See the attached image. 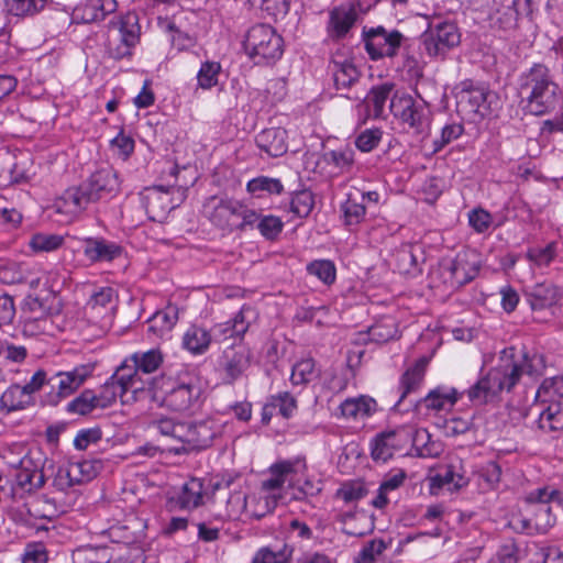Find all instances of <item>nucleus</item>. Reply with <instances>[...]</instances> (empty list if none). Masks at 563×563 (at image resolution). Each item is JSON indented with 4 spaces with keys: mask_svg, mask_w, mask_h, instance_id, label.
<instances>
[{
    "mask_svg": "<svg viewBox=\"0 0 563 563\" xmlns=\"http://www.w3.org/2000/svg\"><path fill=\"white\" fill-rule=\"evenodd\" d=\"M134 393L153 407L184 413L198 405L202 389L198 375L187 367H181L152 377Z\"/></svg>",
    "mask_w": 563,
    "mask_h": 563,
    "instance_id": "nucleus-1",
    "label": "nucleus"
},
{
    "mask_svg": "<svg viewBox=\"0 0 563 563\" xmlns=\"http://www.w3.org/2000/svg\"><path fill=\"white\" fill-rule=\"evenodd\" d=\"M544 368L543 355L529 353L526 349L508 346L500 351L497 364L488 373L501 393L512 390L523 375L530 377L542 375Z\"/></svg>",
    "mask_w": 563,
    "mask_h": 563,
    "instance_id": "nucleus-2",
    "label": "nucleus"
},
{
    "mask_svg": "<svg viewBox=\"0 0 563 563\" xmlns=\"http://www.w3.org/2000/svg\"><path fill=\"white\" fill-rule=\"evenodd\" d=\"M519 82L520 91L526 93L529 112L533 115L552 112L563 98L550 68L544 64L534 63L520 75Z\"/></svg>",
    "mask_w": 563,
    "mask_h": 563,
    "instance_id": "nucleus-3",
    "label": "nucleus"
},
{
    "mask_svg": "<svg viewBox=\"0 0 563 563\" xmlns=\"http://www.w3.org/2000/svg\"><path fill=\"white\" fill-rule=\"evenodd\" d=\"M251 207L243 200L225 195L207 198L202 205V216L222 235L245 233Z\"/></svg>",
    "mask_w": 563,
    "mask_h": 563,
    "instance_id": "nucleus-4",
    "label": "nucleus"
},
{
    "mask_svg": "<svg viewBox=\"0 0 563 563\" xmlns=\"http://www.w3.org/2000/svg\"><path fill=\"white\" fill-rule=\"evenodd\" d=\"M56 297L27 295L21 305V327L25 336L53 335L55 325L53 316L58 313Z\"/></svg>",
    "mask_w": 563,
    "mask_h": 563,
    "instance_id": "nucleus-5",
    "label": "nucleus"
},
{
    "mask_svg": "<svg viewBox=\"0 0 563 563\" xmlns=\"http://www.w3.org/2000/svg\"><path fill=\"white\" fill-rule=\"evenodd\" d=\"M117 291L110 286L96 288L85 305V332L89 339H99L112 328Z\"/></svg>",
    "mask_w": 563,
    "mask_h": 563,
    "instance_id": "nucleus-6",
    "label": "nucleus"
},
{
    "mask_svg": "<svg viewBox=\"0 0 563 563\" xmlns=\"http://www.w3.org/2000/svg\"><path fill=\"white\" fill-rule=\"evenodd\" d=\"M472 251L463 250L452 258H442L438 267L431 273L435 280L443 285L445 290H456L472 282L478 274L479 265Z\"/></svg>",
    "mask_w": 563,
    "mask_h": 563,
    "instance_id": "nucleus-7",
    "label": "nucleus"
},
{
    "mask_svg": "<svg viewBox=\"0 0 563 563\" xmlns=\"http://www.w3.org/2000/svg\"><path fill=\"white\" fill-rule=\"evenodd\" d=\"M389 109L394 118L407 132L424 135L430 131V112L410 95H394L390 100Z\"/></svg>",
    "mask_w": 563,
    "mask_h": 563,
    "instance_id": "nucleus-8",
    "label": "nucleus"
},
{
    "mask_svg": "<svg viewBox=\"0 0 563 563\" xmlns=\"http://www.w3.org/2000/svg\"><path fill=\"white\" fill-rule=\"evenodd\" d=\"M91 373L92 368L89 365H79L70 371L55 373L48 377V391L44 395V404L48 406L59 405L64 399L75 394Z\"/></svg>",
    "mask_w": 563,
    "mask_h": 563,
    "instance_id": "nucleus-9",
    "label": "nucleus"
},
{
    "mask_svg": "<svg viewBox=\"0 0 563 563\" xmlns=\"http://www.w3.org/2000/svg\"><path fill=\"white\" fill-rule=\"evenodd\" d=\"M184 429L181 444L172 445L167 449L168 453L180 455L205 450L212 444L213 439L220 432L219 426L212 419L185 422Z\"/></svg>",
    "mask_w": 563,
    "mask_h": 563,
    "instance_id": "nucleus-10",
    "label": "nucleus"
},
{
    "mask_svg": "<svg viewBox=\"0 0 563 563\" xmlns=\"http://www.w3.org/2000/svg\"><path fill=\"white\" fill-rule=\"evenodd\" d=\"M456 107L460 113L466 117L478 115L481 118L490 113L487 87L474 82L472 79H465L456 86Z\"/></svg>",
    "mask_w": 563,
    "mask_h": 563,
    "instance_id": "nucleus-11",
    "label": "nucleus"
},
{
    "mask_svg": "<svg viewBox=\"0 0 563 563\" xmlns=\"http://www.w3.org/2000/svg\"><path fill=\"white\" fill-rule=\"evenodd\" d=\"M121 184L120 175L112 166L98 168L82 181L93 203L117 198L121 192Z\"/></svg>",
    "mask_w": 563,
    "mask_h": 563,
    "instance_id": "nucleus-12",
    "label": "nucleus"
},
{
    "mask_svg": "<svg viewBox=\"0 0 563 563\" xmlns=\"http://www.w3.org/2000/svg\"><path fill=\"white\" fill-rule=\"evenodd\" d=\"M253 353L242 343L227 347L219 360V367L223 373V383L233 385L242 378L251 367Z\"/></svg>",
    "mask_w": 563,
    "mask_h": 563,
    "instance_id": "nucleus-13",
    "label": "nucleus"
},
{
    "mask_svg": "<svg viewBox=\"0 0 563 563\" xmlns=\"http://www.w3.org/2000/svg\"><path fill=\"white\" fill-rule=\"evenodd\" d=\"M354 148L351 145H343L338 148L324 151L317 162V168L322 176L334 179L350 174L354 168Z\"/></svg>",
    "mask_w": 563,
    "mask_h": 563,
    "instance_id": "nucleus-14",
    "label": "nucleus"
},
{
    "mask_svg": "<svg viewBox=\"0 0 563 563\" xmlns=\"http://www.w3.org/2000/svg\"><path fill=\"white\" fill-rule=\"evenodd\" d=\"M284 37H244L242 47L255 65H272L284 54Z\"/></svg>",
    "mask_w": 563,
    "mask_h": 563,
    "instance_id": "nucleus-15",
    "label": "nucleus"
},
{
    "mask_svg": "<svg viewBox=\"0 0 563 563\" xmlns=\"http://www.w3.org/2000/svg\"><path fill=\"white\" fill-rule=\"evenodd\" d=\"M90 203L93 202L81 183L78 186L65 189L54 200L53 209L57 214L63 216L67 222H74L82 216Z\"/></svg>",
    "mask_w": 563,
    "mask_h": 563,
    "instance_id": "nucleus-16",
    "label": "nucleus"
},
{
    "mask_svg": "<svg viewBox=\"0 0 563 563\" xmlns=\"http://www.w3.org/2000/svg\"><path fill=\"white\" fill-rule=\"evenodd\" d=\"M255 309L247 303H244L234 316L224 321L213 325L211 333L213 341H225L228 339H243L249 331L252 318L255 317Z\"/></svg>",
    "mask_w": 563,
    "mask_h": 563,
    "instance_id": "nucleus-17",
    "label": "nucleus"
},
{
    "mask_svg": "<svg viewBox=\"0 0 563 563\" xmlns=\"http://www.w3.org/2000/svg\"><path fill=\"white\" fill-rule=\"evenodd\" d=\"M405 431H388L377 434L371 442V455L376 462H387L396 453H401L408 443Z\"/></svg>",
    "mask_w": 563,
    "mask_h": 563,
    "instance_id": "nucleus-18",
    "label": "nucleus"
},
{
    "mask_svg": "<svg viewBox=\"0 0 563 563\" xmlns=\"http://www.w3.org/2000/svg\"><path fill=\"white\" fill-rule=\"evenodd\" d=\"M294 464L299 466L300 471L298 474H291L289 479L288 488L292 492L294 499L306 500L319 495L322 490V483L309 476L306 459L296 456Z\"/></svg>",
    "mask_w": 563,
    "mask_h": 563,
    "instance_id": "nucleus-19",
    "label": "nucleus"
},
{
    "mask_svg": "<svg viewBox=\"0 0 563 563\" xmlns=\"http://www.w3.org/2000/svg\"><path fill=\"white\" fill-rule=\"evenodd\" d=\"M298 467L294 464V457L276 461L268 467L269 476L262 481L260 490L278 496L279 500L284 485H289L290 475L300 472Z\"/></svg>",
    "mask_w": 563,
    "mask_h": 563,
    "instance_id": "nucleus-20",
    "label": "nucleus"
},
{
    "mask_svg": "<svg viewBox=\"0 0 563 563\" xmlns=\"http://www.w3.org/2000/svg\"><path fill=\"white\" fill-rule=\"evenodd\" d=\"M298 410V400L289 391H278L271 395L262 407L261 422L263 426H268L272 418L277 413L284 419L292 418Z\"/></svg>",
    "mask_w": 563,
    "mask_h": 563,
    "instance_id": "nucleus-21",
    "label": "nucleus"
},
{
    "mask_svg": "<svg viewBox=\"0 0 563 563\" xmlns=\"http://www.w3.org/2000/svg\"><path fill=\"white\" fill-rule=\"evenodd\" d=\"M376 411V400L371 396L360 395L343 400L338 407L335 417L347 421H362L372 417Z\"/></svg>",
    "mask_w": 563,
    "mask_h": 563,
    "instance_id": "nucleus-22",
    "label": "nucleus"
},
{
    "mask_svg": "<svg viewBox=\"0 0 563 563\" xmlns=\"http://www.w3.org/2000/svg\"><path fill=\"white\" fill-rule=\"evenodd\" d=\"M251 217L247 218L246 232L257 230L266 241H276L284 230V222L280 217L268 213L264 214L261 210L250 209Z\"/></svg>",
    "mask_w": 563,
    "mask_h": 563,
    "instance_id": "nucleus-23",
    "label": "nucleus"
},
{
    "mask_svg": "<svg viewBox=\"0 0 563 563\" xmlns=\"http://www.w3.org/2000/svg\"><path fill=\"white\" fill-rule=\"evenodd\" d=\"M288 133L284 128H268L255 136V143L262 153L269 157H280L288 151Z\"/></svg>",
    "mask_w": 563,
    "mask_h": 563,
    "instance_id": "nucleus-24",
    "label": "nucleus"
},
{
    "mask_svg": "<svg viewBox=\"0 0 563 563\" xmlns=\"http://www.w3.org/2000/svg\"><path fill=\"white\" fill-rule=\"evenodd\" d=\"M212 342L211 330L197 323L189 324L181 336V347L192 356L207 353Z\"/></svg>",
    "mask_w": 563,
    "mask_h": 563,
    "instance_id": "nucleus-25",
    "label": "nucleus"
},
{
    "mask_svg": "<svg viewBox=\"0 0 563 563\" xmlns=\"http://www.w3.org/2000/svg\"><path fill=\"white\" fill-rule=\"evenodd\" d=\"M84 255L91 263L111 262L122 254V246L103 238H86Z\"/></svg>",
    "mask_w": 563,
    "mask_h": 563,
    "instance_id": "nucleus-26",
    "label": "nucleus"
},
{
    "mask_svg": "<svg viewBox=\"0 0 563 563\" xmlns=\"http://www.w3.org/2000/svg\"><path fill=\"white\" fill-rule=\"evenodd\" d=\"M529 518L520 520V529L529 534L547 533L556 523V516L552 511L551 504L536 508H528Z\"/></svg>",
    "mask_w": 563,
    "mask_h": 563,
    "instance_id": "nucleus-27",
    "label": "nucleus"
},
{
    "mask_svg": "<svg viewBox=\"0 0 563 563\" xmlns=\"http://www.w3.org/2000/svg\"><path fill=\"white\" fill-rule=\"evenodd\" d=\"M428 360L420 357L415 361L400 376L398 388L400 397L398 404L405 400L410 394L419 391L423 384L427 374Z\"/></svg>",
    "mask_w": 563,
    "mask_h": 563,
    "instance_id": "nucleus-28",
    "label": "nucleus"
},
{
    "mask_svg": "<svg viewBox=\"0 0 563 563\" xmlns=\"http://www.w3.org/2000/svg\"><path fill=\"white\" fill-rule=\"evenodd\" d=\"M463 394L464 393L459 391L454 387L440 385L421 398L420 404L423 405L426 409L438 413L453 408L462 398Z\"/></svg>",
    "mask_w": 563,
    "mask_h": 563,
    "instance_id": "nucleus-29",
    "label": "nucleus"
},
{
    "mask_svg": "<svg viewBox=\"0 0 563 563\" xmlns=\"http://www.w3.org/2000/svg\"><path fill=\"white\" fill-rule=\"evenodd\" d=\"M178 321V309L176 306L168 305L162 310L156 311L147 320V334L153 339L166 338Z\"/></svg>",
    "mask_w": 563,
    "mask_h": 563,
    "instance_id": "nucleus-30",
    "label": "nucleus"
},
{
    "mask_svg": "<svg viewBox=\"0 0 563 563\" xmlns=\"http://www.w3.org/2000/svg\"><path fill=\"white\" fill-rule=\"evenodd\" d=\"M205 485L199 478H190L180 488L178 495L172 499L177 509L192 510L203 504Z\"/></svg>",
    "mask_w": 563,
    "mask_h": 563,
    "instance_id": "nucleus-31",
    "label": "nucleus"
},
{
    "mask_svg": "<svg viewBox=\"0 0 563 563\" xmlns=\"http://www.w3.org/2000/svg\"><path fill=\"white\" fill-rule=\"evenodd\" d=\"M526 296L532 310L550 308L556 303L560 297L558 287L548 282L533 285Z\"/></svg>",
    "mask_w": 563,
    "mask_h": 563,
    "instance_id": "nucleus-32",
    "label": "nucleus"
},
{
    "mask_svg": "<svg viewBox=\"0 0 563 563\" xmlns=\"http://www.w3.org/2000/svg\"><path fill=\"white\" fill-rule=\"evenodd\" d=\"M330 68L336 90L350 89L360 80L361 73L352 60L332 59Z\"/></svg>",
    "mask_w": 563,
    "mask_h": 563,
    "instance_id": "nucleus-33",
    "label": "nucleus"
},
{
    "mask_svg": "<svg viewBox=\"0 0 563 563\" xmlns=\"http://www.w3.org/2000/svg\"><path fill=\"white\" fill-rule=\"evenodd\" d=\"M467 485V478L461 473V467L454 464H446L430 479V489H459Z\"/></svg>",
    "mask_w": 563,
    "mask_h": 563,
    "instance_id": "nucleus-34",
    "label": "nucleus"
},
{
    "mask_svg": "<svg viewBox=\"0 0 563 563\" xmlns=\"http://www.w3.org/2000/svg\"><path fill=\"white\" fill-rule=\"evenodd\" d=\"M343 224L353 232L364 221L366 207L353 191L346 194L345 200L341 203Z\"/></svg>",
    "mask_w": 563,
    "mask_h": 563,
    "instance_id": "nucleus-35",
    "label": "nucleus"
},
{
    "mask_svg": "<svg viewBox=\"0 0 563 563\" xmlns=\"http://www.w3.org/2000/svg\"><path fill=\"white\" fill-rule=\"evenodd\" d=\"M401 40L402 37H363L365 49L373 60L395 56Z\"/></svg>",
    "mask_w": 563,
    "mask_h": 563,
    "instance_id": "nucleus-36",
    "label": "nucleus"
},
{
    "mask_svg": "<svg viewBox=\"0 0 563 563\" xmlns=\"http://www.w3.org/2000/svg\"><path fill=\"white\" fill-rule=\"evenodd\" d=\"M523 501L527 509L550 505L552 503L558 506H563V490L549 485L537 487L526 494Z\"/></svg>",
    "mask_w": 563,
    "mask_h": 563,
    "instance_id": "nucleus-37",
    "label": "nucleus"
},
{
    "mask_svg": "<svg viewBox=\"0 0 563 563\" xmlns=\"http://www.w3.org/2000/svg\"><path fill=\"white\" fill-rule=\"evenodd\" d=\"M110 378L114 382L115 388L123 390L125 394L132 389L134 399H142L136 397L134 393L135 389H140L136 387V383L140 380L139 372L134 364L128 361V357L117 367Z\"/></svg>",
    "mask_w": 563,
    "mask_h": 563,
    "instance_id": "nucleus-38",
    "label": "nucleus"
},
{
    "mask_svg": "<svg viewBox=\"0 0 563 563\" xmlns=\"http://www.w3.org/2000/svg\"><path fill=\"white\" fill-rule=\"evenodd\" d=\"M110 378L114 382L115 388L123 390L125 394L132 389L134 399H142L136 397L134 393L135 389H140L136 387V383L140 380L139 372L134 364L128 361V357L117 367Z\"/></svg>",
    "mask_w": 563,
    "mask_h": 563,
    "instance_id": "nucleus-39",
    "label": "nucleus"
},
{
    "mask_svg": "<svg viewBox=\"0 0 563 563\" xmlns=\"http://www.w3.org/2000/svg\"><path fill=\"white\" fill-rule=\"evenodd\" d=\"M31 404L30 396L19 384L10 385L0 396V411L5 413L25 409Z\"/></svg>",
    "mask_w": 563,
    "mask_h": 563,
    "instance_id": "nucleus-40",
    "label": "nucleus"
},
{
    "mask_svg": "<svg viewBox=\"0 0 563 563\" xmlns=\"http://www.w3.org/2000/svg\"><path fill=\"white\" fill-rule=\"evenodd\" d=\"M395 85L393 82H383L380 85L373 86L366 96V108L372 112L373 117L379 119L385 112L386 102L390 98V93L394 90Z\"/></svg>",
    "mask_w": 563,
    "mask_h": 563,
    "instance_id": "nucleus-41",
    "label": "nucleus"
},
{
    "mask_svg": "<svg viewBox=\"0 0 563 563\" xmlns=\"http://www.w3.org/2000/svg\"><path fill=\"white\" fill-rule=\"evenodd\" d=\"M278 496L266 494L258 490L257 494L247 497L246 516L249 518L261 519L272 514L278 505Z\"/></svg>",
    "mask_w": 563,
    "mask_h": 563,
    "instance_id": "nucleus-42",
    "label": "nucleus"
},
{
    "mask_svg": "<svg viewBox=\"0 0 563 563\" xmlns=\"http://www.w3.org/2000/svg\"><path fill=\"white\" fill-rule=\"evenodd\" d=\"M538 429L543 433L563 430V402L551 401L537 420Z\"/></svg>",
    "mask_w": 563,
    "mask_h": 563,
    "instance_id": "nucleus-43",
    "label": "nucleus"
},
{
    "mask_svg": "<svg viewBox=\"0 0 563 563\" xmlns=\"http://www.w3.org/2000/svg\"><path fill=\"white\" fill-rule=\"evenodd\" d=\"M128 361L134 364L139 373L152 374L163 365L164 354L159 349L136 351L128 357Z\"/></svg>",
    "mask_w": 563,
    "mask_h": 563,
    "instance_id": "nucleus-44",
    "label": "nucleus"
},
{
    "mask_svg": "<svg viewBox=\"0 0 563 563\" xmlns=\"http://www.w3.org/2000/svg\"><path fill=\"white\" fill-rule=\"evenodd\" d=\"M319 375L320 371L317 368L316 361L312 357H305L292 365L289 379L294 387H306Z\"/></svg>",
    "mask_w": 563,
    "mask_h": 563,
    "instance_id": "nucleus-45",
    "label": "nucleus"
},
{
    "mask_svg": "<svg viewBox=\"0 0 563 563\" xmlns=\"http://www.w3.org/2000/svg\"><path fill=\"white\" fill-rule=\"evenodd\" d=\"M500 393L499 388L490 378L489 373L479 378L466 391L468 400L476 405H483L496 397Z\"/></svg>",
    "mask_w": 563,
    "mask_h": 563,
    "instance_id": "nucleus-46",
    "label": "nucleus"
},
{
    "mask_svg": "<svg viewBox=\"0 0 563 563\" xmlns=\"http://www.w3.org/2000/svg\"><path fill=\"white\" fill-rule=\"evenodd\" d=\"M284 185L279 178L257 176L246 183L245 190L249 195L261 198L263 194L279 196L284 191Z\"/></svg>",
    "mask_w": 563,
    "mask_h": 563,
    "instance_id": "nucleus-47",
    "label": "nucleus"
},
{
    "mask_svg": "<svg viewBox=\"0 0 563 563\" xmlns=\"http://www.w3.org/2000/svg\"><path fill=\"white\" fill-rule=\"evenodd\" d=\"M398 334L397 321L390 316L380 318L368 329L369 340L376 343H386L396 339Z\"/></svg>",
    "mask_w": 563,
    "mask_h": 563,
    "instance_id": "nucleus-48",
    "label": "nucleus"
},
{
    "mask_svg": "<svg viewBox=\"0 0 563 563\" xmlns=\"http://www.w3.org/2000/svg\"><path fill=\"white\" fill-rule=\"evenodd\" d=\"M63 18L64 22L69 20L71 24L91 23L103 18V13L99 9V1L88 0L76 5L70 18L67 14H63Z\"/></svg>",
    "mask_w": 563,
    "mask_h": 563,
    "instance_id": "nucleus-49",
    "label": "nucleus"
},
{
    "mask_svg": "<svg viewBox=\"0 0 563 563\" xmlns=\"http://www.w3.org/2000/svg\"><path fill=\"white\" fill-rule=\"evenodd\" d=\"M308 275L314 276L322 284L330 286L336 280V267L331 260H314L307 264Z\"/></svg>",
    "mask_w": 563,
    "mask_h": 563,
    "instance_id": "nucleus-50",
    "label": "nucleus"
},
{
    "mask_svg": "<svg viewBox=\"0 0 563 563\" xmlns=\"http://www.w3.org/2000/svg\"><path fill=\"white\" fill-rule=\"evenodd\" d=\"M73 563H109L110 553L106 547L84 545L73 552Z\"/></svg>",
    "mask_w": 563,
    "mask_h": 563,
    "instance_id": "nucleus-51",
    "label": "nucleus"
},
{
    "mask_svg": "<svg viewBox=\"0 0 563 563\" xmlns=\"http://www.w3.org/2000/svg\"><path fill=\"white\" fill-rule=\"evenodd\" d=\"M461 44V37H424L423 48L430 57L444 58L446 54Z\"/></svg>",
    "mask_w": 563,
    "mask_h": 563,
    "instance_id": "nucleus-52",
    "label": "nucleus"
},
{
    "mask_svg": "<svg viewBox=\"0 0 563 563\" xmlns=\"http://www.w3.org/2000/svg\"><path fill=\"white\" fill-rule=\"evenodd\" d=\"M558 256V243L552 241L544 247H529L526 252L527 261L536 267H548Z\"/></svg>",
    "mask_w": 563,
    "mask_h": 563,
    "instance_id": "nucleus-53",
    "label": "nucleus"
},
{
    "mask_svg": "<svg viewBox=\"0 0 563 563\" xmlns=\"http://www.w3.org/2000/svg\"><path fill=\"white\" fill-rule=\"evenodd\" d=\"M221 64L214 60H206L201 63L197 73V87L202 90H210L219 82L221 73Z\"/></svg>",
    "mask_w": 563,
    "mask_h": 563,
    "instance_id": "nucleus-54",
    "label": "nucleus"
},
{
    "mask_svg": "<svg viewBox=\"0 0 563 563\" xmlns=\"http://www.w3.org/2000/svg\"><path fill=\"white\" fill-rule=\"evenodd\" d=\"M65 239L55 233H35L31 236L29 246L35 253L54 252L63 246Z\"/></svg>",
    "mask_w": 563,
    "mask_h": 563,
    "instance_id": "nucleus-55",
    "label": "nucleus"
},
{
    "mask_svg": "<svg viewBox=\"0 0 563 563\" xmlns=\"http://www.w3.org/2000/svg\"><path fill=\"white\" fill-rule=\"evenodd\" d=\"M357 13L353 7L334 8L330 13V24L339 34H345L355 23Z\"/></svg>",
    "mask_w": 563,
    "mask_h": 563,
    "instance_id": "nucleus-56",
    "label": "nucleus"
},
{
    "mask_svg": "<svg viewBox=\"0 0 563 563\" xmlns=\"http://www.w3.org/2000/svg\"><path fill=\"white\" fill-rule=\"evenodd\" d=\"M314 207V195L309 189L295 191L291 195L289 210L298 218H307Z\"/></svg>",
    "mask_w": 563,
    "mask_h": 563,
    "instance_id": "nucleus-57",
    "label": "nucleus"
},
{
    "mask_svg": "<svg viewBox=\"0 0 563 563\" xmlns=\"http://www.w3.org/2000/svg\"><path fill=\"white\" fill-rule=\"evenodd\" d=\"M97 404V394L91 389H85L67 404L66 410L69 413L85 416L99 408Z\"/></svg>",
    "mask_w": 563,
    "mask_h": 563,
    "instance_id": "nucleus-58",
    "label": "nucleus"
},
{
    "mask_svg": "<svg viewBox=\"0 0 563 563\" xmlns=\"http://www.w3.org/2000/svg\"><path fill=\"white\" fill-rule=\"evenodd\" d=\"M247 496L242 490L231 492L225 500L224 517L228 520H240L246 515Z\"/></svg>",
    "mask_w": 563,
    "mask_h": 563,
    "instance_id": "nucleus-59",
    "label": "nucleus"
},
{
    "mask_svg": "<svg viewBox=\"0 0 563 563\" xmlns=\"http://www.w3.org/2000/svg\"><path fill=\"white\" fill-rule=\"evenodd\" d=\"M140 37H108L104 44L110 58L122 59L132 54V47Z\"/></svg>",
    "mask_w": 563,
    "mask_h": 563,
    "instance_id": "nucleus-60",
    "label": "nucleus"
},
{
    "mask_svg": "<svg viewBox=\"0 0 563 563\" xmlns=\"http://www.w3.org/2000/svg\"><path fill=\"white\" fill-rule=\"evenodd\" d=\"M109 32L120 35H140L141 26L139 16L134 12H129L123 16L112 20L109 24Z\"/></svg>",
    "mask_w": 563,
    "mask_h": 563,
    "instance_id": "nucleus-61",
    "label": "nucleus"
},
{
    "mask_svg": "<svg viewBox=\"0 0 563 563\" xmlns=\"http://www.w3.org/2000/svg\"><path fill=\"white\" fill-rule=\"evenodd\" d=\"M29 355L24 345H16L7 339L0 338V358L9 364H21Z\"/></svg>",
    "mask_w": 563,
    "mask_h": 563,
    "instance_id": "nucleus-62",
    "label": "nucleus"
},
{
    "mask_svg": "<svg viewBox=\"0 0 563 563\" xmlns=\"http://www.w3.org/2000/svg\"><path fill=\"white\" fill-rule=\"evenodd\" d=\"M474 415L464 413L463 416L454 415L444 421V430L446 435L457 437L471 431L474 427Z\"/></svg>",
    "mask_w": 563,
    "mask_h": 563,
    "instance_id": "nucleus-63",
    "label": "nucleus"
},
{
    "mask_svg": "<svg viewBox=\"0 0 563 563\" xmlns=\"http://www.w3.org/2000/svg\"><path fill=\"white\" fill-rule=\"evenodd\" d=\"M66 475L68 477V484L73 486L91 481L96 476V473L92 464L85 461L69 464L66 470Z\"/></svg>",
    "mask_w": 563,
    "mask_h": 563,
    "instance_id": "nucleus-64",
    "label": "nucleus"
}]
</instances>
